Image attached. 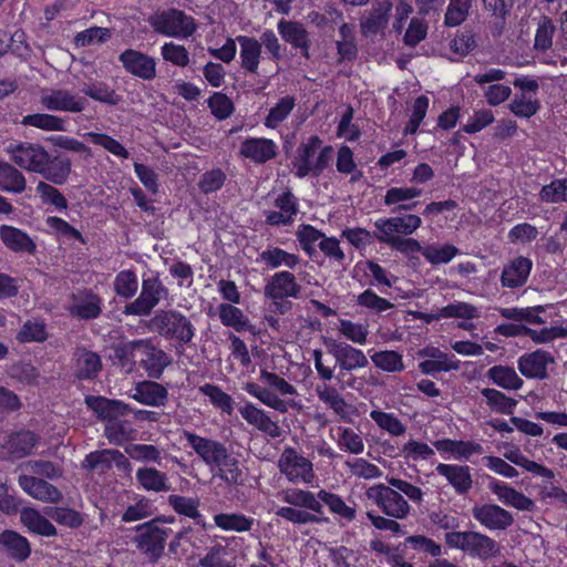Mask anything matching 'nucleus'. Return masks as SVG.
Listing matches in <instances>:
<instances>
[{
	"instance_id": "c03bdc74",
	"label": "nucleus",
	"mask_w": 567,
	"mask_h": 567,
	"mask_svg": "<svg viewBox=\"0 0 567 567\" xmlns=\"http://www.w3.org/2000/svg\"><path fill=\"white\" fill-rule=\"evenodd\" d=\"M24 175L9 163H0V187L3 190L20 194L25 189Z\"/></svg>"
},
{
	"instance_id": "f03ea898",
	"label": "nucleus",
	"mask_w": 567,
	"mask_h": 567,
	"mask_svg": "<svg viewBox=\"0 0 567 567\" xmlns=\"http://www.w3.org/2000/svg\"><path fill=\"white\" fill-rule=\"evenodd\" d=\"M445 543L451 548L460 549L471 557L481 560L494 558L501 554L499 544L480 532H449L445 534Z\"/></svg>"
},
{
	"instance_id": "58836bf2",
	"label": "nucleus",
	"mask_w": 567,
	"mask_h": 567,
	"mask_svg": "<svg viewBox=\"0 0 567 567\" xmlns=\"http://www.w3.org/2000/svg\"><path fill=\"white\" fill-rule=\"evenodd\" d=\"M38 442L39 437L33 432L20 431L10 435L8 451L13 457L21 458L31 454Z\"/></svg>"
},
{
	"instance_id": "f704fd0d",
	"label": "nucleus",
	"mask_w": 567,
	"mask_h": 567,
	"mask_svg": "<svg viewBox=\"0 0 567 567\" xmlns=\"http://www.w3.org/2000/svg\"><path fill=\"white\" fill-rule=\"evenodd\" d=\"M136 480L138 484L146 491L156 493L171 491L168 477L166 473L158 471L155 467H142L136 472Z\"/></svg>"
},
{
	"instance_id": "13d9d810",
	"label": "nucleus",
	"mask_w": 567,
	"mask_h": 567,
	"mask_svg": "<svg viewBox=\"0 0 567 567\" xmlns=\"http://www.w3.org/2000/svg\"><path fill=\"white\" fill-rule=\"evenodd\" d=\"M124 452L140 462L161 464L162 461L161 451L151 444L131 443L124 447Z\"/></svg>"
},
{
	"instance_id": "de8ad7c7",
	"label": "nucleus",
	"mask_w": 567,
	"mask_h": 567,
	"mask_svg": "<svg viewBox=\"0 0 567 567\" xmlns=\"http://www.w3.org/2000/svg\"><path fill=\"white\" fill-rule=\"evenodd\" d=\"M282 499L292 506L305 507L318 514L323 513L320 499L309 491L289 489L284 492Z\"/></svg>"
},
{
	"instance_id": "680f3d73",
	"label": "nucleus",
	"mask_w": 567,
	"mask_h": 567,
	"mask_svg": "<svg viewBox=\"0 0 567 567\" xmlns=\"http://www.w3.org/2000/svg\"><path fill=\"white\" fill-rule=\"evenodd\" d=\"M45 514L58 524L69 528H78L84 522L82 514L72 508L51 507L45 511Z\"/></svg>"
},
{
	"instance_id": "774afa93",
	"label": "nucleus",
	"mask_w": 567,
	"mask_h": 567,
	"mask_svg": "<svg viewBox=\"0 0 567 567\" xmlns=\"http://www.w3.org/2000/svg\"><path fill=\"white\" fill-rule=\"evenodd\" d=\"M539 198L545 203L567 202V178L555 179L542 187Z\"/></svg>"
},
{
	"instance_id": "5701e85b",
	"label": "nucleus",
	"mask_w": 567,
	"mask_h": 567,
	"mask_svg": "<svg viewBox=\"0 0 567 567\" xmlns=\"http://www.w3.org/2000/svg\"><path fill=\"white\" fill-rule=\"evenodd\" d=\"M132 398L145 405L164 406L168 400V391L155 381H142L135 385Z\"/></svg>"
},
{
	"instance_id": "37998d69",
	"label": "nucleus",
	"mask_w": 567,
	"mask_h": 567,
	"mask_svg": "<svg viewBox=\"0 0 567 567\" xmlns=\"http://www.w3.org/2000/svg\"><path fill=\"white\" fill-rule=\"evenodd\" d=\"M21 124L48 132L65 131V120L48 113H34L23 116Z\"/></svg>"
},
{
	"instance_id": "a878e982",
	"label": "nucleus",
	"mask_w": 567,
	"mask_h": 567,
	"mask_svg": "<svg viewBox=\"0 0 567 567\" xmlns=\"http://www.w3.org/2000/svg\"><path fill=\"white\" fill-rule=\"evenodd\" d=\"M276 144L271 140L250 137L241 143L240 155L255 163H266L276 156Z\"/></svg>"
},
{
	"instance_id": "49530a36",
	"label": "nucleus",
	"mask_w": 567,
	"mask_h": 567,
	"mask_svg": "<svg viewBox=\"0 0 567 567\" xmlns=\"http://www.w3.org/2000/svg\"><path fill=\"white\" fill-rule=\"evenodd\" d=\"M259 259L270 268L287 267L293 269L299 264V257L281 248H268L260 252Z\"/></svg>"
},
{
	"instance_id": "c756f323",
	"label": "nucleus",
	"mask_w": 567,
	"mask_h": 567,
	"mask_svg": "<svg viewBox=\"0 0 567 567\" xmlns=\"http://www.w3.org/2000/svg\"><path fill=\"white\" fill-rule=\"evenodd\" d=\"M0 238L9 249L16 252L33 254L35 251L37 246L29 235L13 226H1Z\"/></svg>"
},
{
	"instance_id": "f257e3e1",
	"label": "nucleus",
	"mask_w": 567,
	"mask_h": 567,
	"mask_svg": "<svg viewBox=\"0 0 567 567\" xmlns=\"http://www.w3.org/2000/svg\"><path fill=\"white\" fill-rule=\"evenodd\" d=\"M151 330L167 340L185 346L192 343L196 328L190 319L175 309L158 310L150 320Z\"/></svg>"
},
{
	"instance_id": "8fccbe9b",
	"label": "nucleus",
	"mask_w": 567,
	"mask_h": 567,
	"mask_svg": "<svg viewBox=\"0 0 567 567\" xmlns=\"http://www.w3.org/2000/svg\"><path fill=\"white\" fill-rule=\"evenodd\" d=\"M504 457L512 462L513 464L522 466L533 474L543 476L547 480H553L555 477V474L550 468H547L544 465H540L534 461L528 460L522 454L520 450L517 447L506 451L504 453Z\"/></svg>"
},
{
	"instance_id": "1a4fd4ad",
	"label": "nucleus",
	"mask_w": 567,
	"mask_h": 567,
	"mask_svg": "<svg viewBox=\"0 0 567 567\" xmlns=\"http://www.w3.org/2000/svg\"><path fill=\"white\" fill-rule=\"evenodd\" d=\"M7 152L10 154V159L19 167L38 174L42 165L49 161V153L40 144L11 143Z\"/></svg>"
},
{
	"instance_id": "e2e57ef3",
	"label": "nucleus",
	"mask_w": 567,
	"mask_h": 567,
	"mask_svg": "<svg viewBox=\"0 0 567 567\" xmlns=\"http://www.w3.org/2000/svg\"><path fill=\"white\" fill-rule=\"evenodd\" d=\"M460 250L451 244H446L444 246L429 245L424 247V250H422V255L432 265L446 264Z\"/></svg>"
},
{
	"instance_id": "2eb2a0df",
	"label": "nucleus",
	"mask_w": 567,
	"mask_h": 567,
	"mask_svg": "<svg viewBox=\"0 0 567 567\" xmlns=\"http://www.w3.org/2000/svg\"><path fill=\"white\" fill-rule=\"evenodd\" d=\"M329 352L334 357L341 371H352L365 368L369 364L365 354L346 342H338L334 339L326 341Z\"/></svg>"
},
{
	"instance_id": "0eeeda50",
	"label": "nucleus",
	"mask_w": 567,
	"mask_h": 567,
	"mask_svg": "<svg viewBox=\"0 0 567 567\" xmlns=\"http://www.w3.org/2000/svg\"><path fill=\"white\" fill-rule=\"evenodd\" d=\"M40 103L43 109L51 112L80 113L85 110L89 102L66 89H44L41 91Z\"/></svg>"
},
{
	"instance_id": "f8f14e48",
	"label": "nucleus",
	"mask_w": 567,
	"mask_h": 567,
	"mask_svg": "<svg viewBox=\"0 0 567 567\" xmlns=\"http://www.w3.org/2000/svg\"><path fill=\"white\" fill-rule=\"evenodd\" d=\"M183 436L188 445L195 451L198 457L210 468L220 464L228 451L225 444L219 441L199 436L193 432L184 431Z\"/></svg>"
},
{
	"instance_id": "6ab92c4d",
	"label": "nucleus",
	"mask_w": 567,
	"mask_h": 567,
	"mask_svg": "<svg viewBox=\"0 0 567 567\" xmlns=\"http://www.w3.org/2000/svg\"><path fill=\"white\" fill-rule=\"evenodd\" d=\"M554 363V357L544 350H536L518 359L519 372L528 379H546L547 365Z\"/></svg>"
},
{
	"instance_id": "aec40b11",
	"label": "nucleus",
	"mask_w": 567,
	"mask_h": 567,
	"mask_svg": "<svg viewBox=\"0 0 567 567\" xmlns=\"http://www.w3.org/2000/svg\"><path fill=\"white\" fill-rule=\"evenodd\" d=\"M533 262L530 259L519 256L504 266L501 275V284L507 288H518L526 284Z\"/></svg>"
},
{
	"instance_id": "7c9ffc66",
	"label": "nucleus",
	"mask_w": 567,
	"mask_h": 567,
	"mask_svg": "<svg viewBox=\"0 0 567 567\" xmlns=\"http://www.w3.org/2000/svg\"><path fill=\"white\" fill-rule=\"evenodd\" d=\"M101 298L93 293H87L82 297L73 296L69 311L75 318L91 320L101 315Z\"/></svg>"
},
{
	"instance_id": "338daca9",
	"label": "nucleus",
	"mask_w": 567,
	"mask_h": 567,
	"mask_svg": "<svg viewBox=\"0 0 567 567\" xmlns=\"http://www.w3.org/2000/svg\"><path fill=\"white\" fill-rule=\"evenodd\" d=\"M370 417L378 424V426L392 435L399 436L405 433L406 427L403 423L392 413H386L378 410L370 412Z\"/></svg>"
},
{
	"instance_id": "603ef678",
	"label": "nucleus",
	"mask_w": 567,
	"mask_h": 567,
	"mask_svg": "<svg viewBox=\"0 0 567 567\" xmlns=\"http://www.w3.org/2000/svg\"><path fill=\"white\" fill-rule=\"evenodd\" d=\"M318 498L320 503H324L333 514L339 515L347 522H352L355 518V508L348 506L339 495L322 489L318 493Z\"/></svg>"
},
{
	"instance_id": "a211bd4d",
	"label": "nucleus",
	"mask_w": 567,
	"mask_h": 567,
	"mask_svg": "<svg viewBox=\"0 0 567 567\" xmlns=\"http://www.w3.org/2000/svg\"><path fill=\"white\" fill-rule=\"evenodd\" d=\"M85 404L99 419L106 421V423L125 416L131 411L130 405L124 402L105 396L87 395L85 396Z\"/></svg>"
},
{
	"instance_id": "cd10ccee",
	"label": "nucleus",
	"mask_w": 567,
	"mask_h": 567,
	"mask_svg": "<svg viewBox=\"0 0 567 567\" xmlns=\"http://www.w3.org/2000/svg\"><path fill=\"white\" fill-rule=\"evenodd\" d=\"M71 159L64 156H51L45 162L39 174L54 185H63L71 174Z\"/></svg>"
},
{
	"instance_id": "7ed1b4c3",
	"label": "nucleus",
	"mask_w": 567,
	"mask_h": 567,
	"mask_svg": "<svg viewBox=\"0 0 567 567\" xmlns=\"http://www.w3.org/2000/svg\"><path fill=\"white\" fill-rule=\"evenodd\" d=\"M169 297L168 288L163 284L158 274L144 276L140 296L128 302L123 310L127 316H148L153 309Z\"/></svg>"
},
{
	"instance_id": "c85d7f7f",
	"label": "nucleus",
	"mask_w": 567,
	"mask_h": 567,
	"mask_svg": "<svg viewBox=\"0 0 567 567\" xmlns=\"http://www.w3.org/2000/svg\"><path fill=\"white\" fill-rule=\"evenodd\" d=\"M236 41L240 45L241 68L249 73L256 74L261 56V43L251 37L238 35Z\"/></svg>"
},
{
	"instance_id": "6e6d98bb",
	"label": "nucleus",
	"mask_w": 567,
	"mask_h": 567,
	"mask_svg": "<svg viewBox=\"0 0 567 567\" xmlns=\"http://www.w3.org/2000/svg\"><path fill=\"white\" fill-rule=\"evenodd\" d=\"M482 395L486 399L487 405L503 414H512L517 401L506 396L503 392L485 388L481 391Z\"/></svg>"
},
{
	"instance_id": "4c0bfd02",
	"label": "nucleus",
	"mask_w": 567,
	"mask_h": 567,
	"mask_svg": "<svg viewBox=\"0 0 567 567\" xmlns=\"http://www.w3.org/2000/svg\"><path fill=\"white\" fill-rule=\"evenodd\" d=\"M486 375L494 384L505 390H518L524 384L516 371L507 365H494L487 370Z\"/></svg>"
},
{
	"instance_id": "79ce46f5",
	"label": "nucleus",
	"mask_w": 567,
	"mask_h": 567,
	"mask_svg": "<svg viewBox=\"0 0 567 567\" xmlns=\"http://www.w3.org/2000/svg\"><path fill=\"white\" fill-rule=\"evenodd\" d=\"M218 316L224 326L231 327L237 332L246 331L251 328L249 319L244 312L230 303H220L218 306Z\"/></svg>"
},
{
	"instance_id": "ddd939ff",
	"label": "nucleus",
	"mask_w": 567,
	"mask_h": 567,
	"mask_svg": "<svg viewBox=\"0 0 567 567\" xmlns=\"http://www.w3.org/2000/svg\"><path fill=\"white\" fill-rule=\"evenodd\" d=\"M472 516L488 530H506L515 522L511 512L491 503L473 506Z\"/></svg>"
},
{
	"instance_id": "bb28decb",
	"label": "nucleus",
	"mask_w": 567,
	"mask_h": 567,
	"mask_svg": "<svg viewBox=\"0 0 567 567\" xmlns=\"http://www.w3.org/2000/svg\"><path fill=\"white\" fill-rule=\"evenodd\" d=\"M243 419L249 424L256 426L259 431L268 434L272 439L281 435L278 424L270 420V417L260 409L251 403H247L239 409Z\"/></svg>"
},
{
	"instance_id": "f3484780",
	"label": "nucleus",
	"mask_w": 567,
	"mask_h": 567,
	"mask_svg": "<svg viewBox=\"0 0 567 567\" xmlns=\"http://www.w3.org/2000/svg\"><path fill=\"white\" fill-rule=\"evenodd\" d=\"M20 487L31 497L43 503H59L63 495L52 484L33 475H20Z\"/></svg>"
},
{
	"instance_id": "c9c22d12",
	"label": "nucleus",
	"mask_w": 567,
	"mask_h": 567,
	"mask_svg": "<svg viewBox=\"0 0 567 567\" xmlns=\"http://www.w3.org/2000/svg\"><path fill=\"white\" fill-rule=\"evenodd\" d=\"M76 355V377L81 380L96 378L102 369L100 355L86 349H79Z\"/></svg>"
},
{
	"instance_id": "412c9836",
	"label": "nucleus",
	"mask_w": 567,
	"mask_h": 567,
	"mask_svg": "<svg viewBox=\"0 0 567 567\" xmlns=\"http://www.w3.org/2000/svg\"><path fill=\"white\" fill-rule=\"evenodd\" d=\"M420 355L431 358V360H425L419 364V369L424 374L457 370L460 368V363L453 354L444 353L439 348H425L420 351Z\"/></svg>"
},
{
	"instance_id": "b1692460",
	"label": "nucleus",
	"mask_w": 567,
	"mask_h": 567,
	"mask_svg": "<svg viewBox=\"0 0 567 567\" xmlns=\"http://www.w3.org/2000/svg\"><path fill=\"white\" fill-rule=\"evenodd\" d=\"M436 472L444 476L460 495L466 494L473 486L468 466L440 463Z\"/></svg>"
},
{
	"instance_id": "052dcab7",
	"label": "nucleus",
	"mask_w": 567,
	"mask_h": 567,
	"mask_svg": "<svg viewBox=\"0 0 567 567\" xmlns=\"http://www.w3.org/2000/svg\"><path fill=\"white\" fill-rule=\"evenodd\" d=\"M35 192L39 195L42 204L53 205L56 209H66L68 200L64 195L55 188L53 185L40 181L35 187Z\"/></svg>"
},
{
	"instance_id": "393cba45",
	"label": "nucleus",
	"mask_w": 567,
	"mask_h": 567,
	"mask_svg": "<svg viewBox=\"0 0 567 567\" xmlns=\"http://www.w3.org/2000/svg\"><path fill=\"white\" fill-rule=\"evenodd\" d=\"M0 550L16 561H24L31 553L30 543L25 537L13 530L0 534Z\"/></svg>"
},
{
	"instance_id": "dca6fc26",
	"label": "nucleus",
	"mask_w": 567,
	"mask_h": 567,
	"mask_svg": "<svg viewBox=\"0 0 567 567\" xmlns=\"http://www.w3.org/2000/svg\"><path fill=\"white\" fill-rule=\"evenodd\" d=\"M126 72L142 80L150 81L156 76L155 60L137 50L127 49L118 56Z\"/></svg>"
},
{
	"instance_id": "39448f33",
	"label": "nucleus",
	"mask_w": 567,
	"mask_h": 567,
	"mask_svg": "<svg viewBox=\"0 0 567 567\" xmlns=\"http://www.w3.org/2000/svg\"><path fill=\"white\" fill-rule=\"evenodd\" d=\"M150 22L156 32L168 37L187 38L196 29L194 19L176 9L155 14Z\"/></svg>"
},
{
	"instance_id": "9d476101",
	"label": "nucleus",
	"mask_w": 567,
	"mask_h": 567,
	"mask_svg": "<svg viewBox=\"0 0 567 567\" xmlns=\"http://www.w3.org/2000/svg\"><path fill=\"white\" fill-rule=\"evenodd\" d=\"M421 218L416 215L396 216L385 219H378L374 226L378 231L373 234L380 243H386L394 238L409 236L421 226Z\"/></svg>"
},
{
	"instance_id": "4be33fe9",
	"label": "nucleus",
	"mask_w": 567,
	"mask_h": 567,
	"mask_svg": "<svg viewBox=\"0 0 567 567\" xmlns=\"http://www.w3.org/2000/svg\"><path fill=\"white\" fill-rule=\"evenodd\" d=\"M488 488L506 506H512L519 511L527 512L533 511L535 507V503L533 499L499 481H491L488 483Z\"/></svg>"
},
{
	"instance_id": "72a5a7b5",
	"label": "nucleus",
	"mask_w": 567,
	"mask_h": 567,
	"mask_svg": "<svg viewBox=\"0 0 567 567\" xmlns=\"http://www.w3.org/2000/svg\"><path fill=\"white\" fill-rule=\"evenodd\" d=\"M278 31L282 39L295 48L302 50V55L308 58L309 40L306 29L298 22L280 20Z\"/></svg>"
},
{
	"instance_id": "e433bc0d",
	"label": "nucleus",
	"mask_w": 567,
	"mask_h": 567,
	"mask_svg": "<svg viewBox=\"0 0 567 567\" xmlns=\"http://www.w3.org/2000/svg\"><path fill=\"white\" fill-rule=\"evenodd\" d=\"M316 393L321 402L342 419L349 415L351 405L346 402L339 391L328 384L317 385Z\"/></svg>"
},
{
	"instance_id": "69168bd1",
	"label": "nucleus",
	"mask_w": 567,
	"mask_h": 567,
	"mask_svg": "<svg viewBox=\"0 0 567 567\" xmlns=\"http://www.w3.org/2000/svg\"><path fill=\"white\" fill-rule=\"evenodd\" d=\"M17 339L22 342H43L48 339L45 324L38 320H28L17 334Z\"/></svg>"
},
{
	"instance_id": "3c124183",
	"label": "nucleus",
	"mask_w": 567,
	"mask_h": 567,
	"mask_svg": "<svg viewBox=\"0 0 567 567\" xmlns=\"http://www.w3.org/2000/svg\"><path fill=\"white\" fill-rule=\"evenodd\" d=\"M104 434L111 443L121 445L134 437L135 430L128 421L120 417L105 424Z\"/></svg>"
},
{
	"instance_id": "4468645a",
	"label": "nucleus",
	"mask_w": 567,
	"mask_h": 567,
	"mask_svg": "<svg viewBox=\"0 0 567 567\" xmlns=\"http://www.w3.org/2000/svg\"><path fill=\"white\" fill-rule=\"evenodd\" d=\"M301 291L302 287L297 282L296 276L287 270L274 274L264 287L267 299H298Z\"/></svg>"
},
{
	"instance_id": "5fc2aeb1",
	"label": "nucleus",
	"mask_w": 567,
	"mask_h": 567,
	"mask_svg": "<svg viewBox=\"0 0 567 567\" xmlns=\"http://www.w3.org/2000/svg\"><path fill=\"white\" fill-rule=\"evenodd\" d=\"M168 505L179 515H184L199 522L202 515L198 511L199 499L172 494L168 496Z\"/></svg>"
},
{
	"instance_id": "0e129e2a",
	"label": "nucleus",
	"mask_w": 567,
	"mask_h": 567,
	"mask_svg": "<svg viewBox=\"0 0 567 567\" xmlns=\"http://www.w3.org/2000/svg\"><path fill=\"white\" fill-rule=\"evenodd\" d=\"M472 6V0H450L446 9L444 23L447 27H457L462 24Z\"/></svg>"
},
{
	"instance_id": "473e14b6",
	"label": "nucleus",
	"mask_w": 567,
	"mask_h": 567,
	"mask_svg": "<svg viewBox=\"0 0 567 567\" xmlns=\"http://www.w3.org/2000/svg\"><path fill=\"white\" fill-rule=\"evenodd\" d=\"M321 145V140L318 136H311L307 143L301 144L298 150V156L293 162L296 167V175L300 178L306 177L308 174L313 172L312 157Z\"/></svg>"
},
{
	"instance_id": "4d7b16f0",
	"label": "nucleus",
	"mask_w": 567,
	"mask_h": 567,
	"mask_svg": "<svg viewBox=\"0 0 567 567\" xmlns=\"http://www.w3.org/2000/svg\"><path fill=\"white\" fill-rule=\"evenodd\" d=\"M199 392L205 396L209 398L212 404L220 409L223 412L230 415L234 411V400L233 398L224 392L219 386L206 383L199 386Z\"/></svg>"
},
{
	"instance_id": "bf43d9fd",
	"label": "nucleus",
	"mask_w": 567,
	"mask_h": 567,
	"mask_svg": "<svg viewBox=\"0 0 567 567\" xmlns=\"http://www.w3.org/2000/svg\"><path fill=\"white\" fill-rule=\"evenodd\" d=\"M113 286L117 296L131 299L138 289L137 276L133 270H122L116 275Z\"/></svg>"
},
{
	"instance_id": "2f4dec72",
	"label": "nucleus",
	"mask_w": 567,
	"mask_h": 567,
	"mask_svg": "<svg viewBox=\"0 0 567 567\" xmlns=\"http://www.w3.org/2000/svg\"><path fill=\"white\" fill-rule=\"evenodd\" d=\"M20 520L30 532L34 534L45 537L56 536L58 534L55 526L34 508H22L20 512Z\"/></svg>"
},
{
	"instance_id": "a19ab883",
	"label": "nucleus",
	"mask_w": 567,
	"mask_h": 567,
	"mask_svg": "<svg viewBox=\"0 0 567 567\" xmlns=\"http://www.w3.org/2000/svg\"><path fill=\"white\" fill-rule=\"evenodd\" d=\"M215 468H217L215 476L220 478L227 486H237L244 483L239 461L233 457L228 451L226 452V457Z\"/></svg>"
},
{
	"instance_id": "9b49d317",
	"label": "nucleus",
	"mask_w": 567,
	"mask_h": 567,
	"mask_svg": "<svg viewBox=\"0 0 567 567\" xmlns=\"http://www.w3.org/2000/svg\"><path fill=\"white\" fill-rule=\"evenodd\" d=\"M280 472L287 476L290 482L310 483L315 477L312 463L299 455L292 447H286L278 462Z\"/></svg>"
},
{
	"instance_id": "6e6552de",
	"label": "nucleus",
	"mask_w": 567,
	"mask_h": 567,
	"mask_svg": "<svg viewBox=\"0 0 567 567\" xmlns=\"http://www.w3.org/2000/svg\"><path fill=\"white\" fill-rule=\"evenodd\" d=\"M392 0H373L372 7L360 18V32L364 38L383 34L392 16Z\"/></svg>"
},
{
	"instance_id": "20e7f679",
	"label": "nucleus",
	"mask_w": 567,
	"mask_h": 567,
	"mask_svg": "<svg viewBox=\"0 0 567 567\" xmlns=\"http://www.w3.org/2000/svg\"><path fill=\"white\" fill-rule=\"evenodd\" d=\"M154 523L146 522L136 526V535L133 538L136 548L152 563L157 561L163 556L166 539L171 532V529L161 528Z\"/></svg>"
},
{
	"instance_id": "864d4df0",
	"label": "nucleus",
	"mask_w": 567,
	"mask_h": 567,
	"mask_svg": "<svg viewBox=\"0 0 567 567\" xmlns=\"http://www.w3.org/2000/svg\"><path fill=\"white\" fill-rule=\"evenodd\" d=\"M374 365L385 372L395 373L404 370L403 357L394 350L378 351L371 355Z\"/></svg>"
},
{
	"instance_id": "a18cd8bd",
	"label": "nucleus",
	"mask_w": 567,
	"mask_h": 567,
	"mask_svg": "<svg viewBox=\"0 0 567 567\" xmlns=\"http://www.w3.org/2000/svg\"><path fill=\"white\" fill-rule=\"evenodd\" d=\"M169 363L166 352L153 346L147 347L145 358L142 360L143 368L153 379H158Z\"/></svg>"
},
{
	"instance_id": "09e8293b",
	"label": "nucleus",
	"mask_w": 567,
	"mask_h": 567,
	"mask_svg": "<svg viewBox=\"0 0 567 567\" xmlns=\"http://www.w3.org/2000/svg\"><path fill=\"white\" fill-rule=\"evenodd\" d=\"M214 522L224 530L243 533L251 529L255 519L238 513H220L214 516Z\"/></svg>"
},
{
	"instance_id": "ea45409f",
	"label": "nucleus",
	"mask_w": 567,
	"mask_h": 567,
	"mask_svg": "<svg viewBox=\"0 0 567 567\" xmlns=\"http://www.w3.org/2000/svg\"><path fill=\"white\" fill-rule=\"evenodd\" d=\"M82 93L94 101L109 105H117L122 97L107 83L102 81H93L84 83Z\"/></svg>"
},
{
	"instance_id": "423d86ee",
	"label": "nucleus",
	"mask_w": 567,
	"mask_h": 567,
	"mask_svg": "<svg viewBox=\"0 0 567 567\" xmlns=\"http://www.w3.org/2000/svg\"><path fill=\"white\" fill-rule=\"evenodd\" d=\"M367 496L372 499L381 511L395 519H402L410 513V505L395 489L379 484L367 491Z\"/></svg>"
}]
</instances>
